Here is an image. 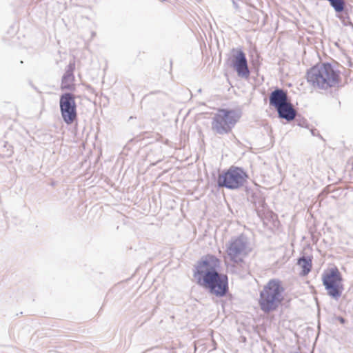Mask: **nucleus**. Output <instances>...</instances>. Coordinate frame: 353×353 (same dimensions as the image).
Segmentation results:
<instances>
[{
	"label": "nucleus",
	"mask_w": 353,
	"mask_h": 353,
	"mask_svg": "<svg viewBox=\"0 0 353 353\" xmlns=\"http://www.w3.org/2000/svg\"><path fill=\"white\" fill-rule=\"evenodd\" d=\"M226 252L231 261H241L242 256L245 254V243L243 239L237 238L230 242Z\"/></svg>",
	"instance_id": "nucleus-8"
},
{
	"label": "nucleus",
	"mask_w": 353,
	"mask_h": 353,
	"mask_svg": "<svg viewBox=\"0 0 353 353\" xmlns=\"http://www.w3.org/2000/svg\"><path fill=\"white\" fill-rule=\"evenodd\" d=\"M221 268L219 258L207 254L196 263L193 271L196 283L217 297L225 296L229 292L228 276L220 272Z\"/></svg>",
	"instance_id": "nucleus-1"
},
{
	"label": "nucleus",
	"mask_w": 353,
	"mask_h": 353,
	"mask_svg": "<svg viewBox=\"0 0 353 353\" xmlns=\"http://www.w3.org/2000/svg\"><path fill=\"white\" fill-rule=\"evenodd\" d=\"M74 65H70V70L63 76L61 83V89L62 90L74 91L76 89L75 77L73 74Z\"/></svg>",
	"instance_id": "nucleus-10"
},
{
	"label": "nucleus",
	"mask_w": 353,
	"mask_h": 353,
	"mask_svg": "<svg viewBox=\"0 0 353 353\" xmlns=\"http://www.w3.org/2000/svg\"><path fill=\"white\" fill-rule=\"evenodd\" d=\"M234 56V67L239 77H248L250 71L248 66L245 53L241 50H236Z\"/></svg>",
	"instance_id": "nucleus-9"
},
{
	"label": "nucleus",
	"mask_w": 353,
	"mask_h": 353,
	"mask_svg": "<svg viewBox=\"0 0 353 353\" xmlns=\"http://www.w3.org/2000/svg\"><path fill=\"white\" fill-rule=\"evenodd\" d=\"M288 102L287 93L281 90L277 89L273 91L270 96V104L276 109Z\"/></svg>",
	"instance_id": "nucleus-11"
},
{
	"label": "nucleus",
	"mask_w": 353,
	"mask_h": 353,
	"mask_svg": "<svg viewBox=\"0 0 353 353\" xmlns=\"http://www.w3.org/2000/svg\"><path fill=\"white\" fill-rule=\"evenodd\" d=\"M339 321H340L341 323H343L345 322V320H344V319H343V318L341 317V318L339 319Z\"/></svg>",
	"instance_id": "nucleus-15"
},
{
	"label": "nucleus",
	"mask_w": 353,
	"mask_h": 353,
	"mask_svg": "<svg viewBox=\"0 0 353 353\" xmlns=\"http://www.w3.org/2000/svg\"><path fill=\"white\" fill-rule=\"evenodd\" d=\"M276 110L279 117L286 119L287 121H292L296 117V110L294 109L292 105L289 101L279 107L276 108Z\"/></svg>",
	"instance_id": "nucleus-12"
},
{
	"label": "nucleus",
	"mask_w": 353,
	"mask_h": 353,
	"mask_svg": "<svg viewBox=\"0 0 353 353\" xmlns=\"http://www.w3.org/2000/svg\"><path fill=\"white\" fill-rule=\"evenodd\" d=\"M305 79L313 88L326 90L340 82V74L330 63H319L307 71Z\"/></svg>",
	"instance_id": "nucleus-2"
},
{
	"label": "nucleus",
	"mask_w": 353,
	"mask_h": 353,
	"mask_svg": "<svg viewBox=\"0 0 353 353\" xmlns=\"http://www.w3.org/2000/svg\"><path fill=\"white\" fill-rule=\"evenodd\" d=\"M336 12H341L345 8V0H327Z\"/></svg>",
	"instance_id": "nucleus-14"
},
{
	"label": "nucleus",
	"mask_w": 353,
	"mask_h": 353,
	"mask_svg": "<svg viewBox=\"0 0 353 353\" xmlns=\"http://www.w3.org/2000/svg\"><path fill=\"white\" fill-rule=\"evenodd\" d=\"M248 177L247 173L242 168L231 166L218 175L217 184L221 188L236 190L244 185Z\"/></svg>",
	"instance_id": "nucleus-5"
},
{
	"label": "nucleus",
	"mask_w": 353,
	"mask_h": 353,
	"mask_svg": "<svg viewBox=\"0 0 353 353\" xmlns=\"http://www.w3.org/2000/svg\"><path fill=\"white\" fill-rule=\"evenodd\" d=\"M285 288L282 281L272 279L265 284L260 292L259 305L265 314L276 311L284 301Z\"/></svg>",
	"instance_id": "nucleus-3"
},
{
	"label": "nucleus",
	"mask_w": 353,
	"mask_h": 353,
	"mask_svg": "<svg viewBox=\"0 0 353 353\" xmlns=\"http://www.w3.org/2000/svg\"><path fill=\"white\" fill-rule=\"evenodd\" d=\"M321 279L327 294L338 299L344 290L343 279L339 269L336 265L326 269Z\"/></svg>",
	"instance_id": "nucleus-4"
},
{
	"label": "nucleus",
	"mask_w": 353,
	"mask_h": 353,
	"mask_svg": "<svg viewBox=\"0 0 353 353\" xmlns=\"http://www.w3.org/2000/svg\"><path fill=\"white\" fill-rule=\"evenodd\" d=\"M297 265L301 270L299 274L305 276L307 275L312 268V261L310 257H301L298 259Z\"/></svg>",
	"instance_id": "nucleus-13"
},
{
	"label": "nucleus",
	"mask_w": 353,
	"mask_h": 353,
	"mask_svg": "<svg viewBox=\"0 0 353 353\" xmlns=\"http://www.w3.org/2000/svg\"><path fill=\"white\" fill-rule=\"evenodd\" d=\"M75 97L70 93L61 96L60 108L63 121L67 124H72L77 119V106Z\"/></svg>",
	"instance_id": "nucleus-7"
},
{
	"label": "nucleus",
	"mask_w": 353,
	"mask_h": 353,
	"mask_svg": "<svg viewBox=\"0 0 353 353\" xmlns=\"http://www.w3.org/2000/svg\"><path fill=\"white\" fill-rule=\"evenodd\" d=\"M239 118L233 110L219 109L213 117L212 129L219 134H228L231 132Z\"/></svg>",
	"instance_id": "nucleus-6"
}]
</instances>
